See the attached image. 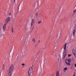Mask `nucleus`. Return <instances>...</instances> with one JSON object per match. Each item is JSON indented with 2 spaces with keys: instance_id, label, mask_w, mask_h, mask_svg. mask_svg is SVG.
<instances>
[{
  "instance_id": "obj_26",
  "label": "nucleus",
  "mask_w": 76,
  "mask_h": 76,
  "mask_svg": "<svg viewBox=\"0 0 76 76\" xmlns=\"http://www.w3.org/2000/svg\"><path fill=\"white\" fill-rule=\"evenodd\" d=\"M22 66H24V65H25V64H22Z\"/></svg>"
},
{
  "instance_id": "obj_31",
  "label": "nucleus",
  "mask_w": 76,
  "mask_h": 76,
  "mask_svg": "<svg viewBox=\"0 0 76 76\" xmlns=\"http://www.w3.org/2000/svg\"><path fill=\"white\" fill-rule=\"evenodd\" d=\"M42 67H43V66H42Z\"/></svg>"
},
{
  "instance_id": "obj_29",
  "label": "nucleus",
  "mask_w": 76,
  "mask_h": 76,
  "mask_svg": "<svg viewBox=\"0 0 76 76\" xmlns=\"http://www.w3.org/2000/svg\"><path fill=\"white\" fill-rule=\"evenodd\" d=\"M75 75H74L73 76H75Z\"/></svg>"
},
{
  "instance_id": "obj_2",
  "label": "nucleus",
  "mask_w": 76,
  "mask_h": 76,
  "mask_svg": "<svg viewBox=\"0 0 76 76\" xmlns=\"http://www.w3.org/2000/svg\"><path fill=\"white\" fill-rule=\"evenodd\" d=\"M13 69H14V66H13V64H12L8 70V72L12 73V71H13Z\"/></svg>"
},
{
  "instance_id": "obj_4",
  "label": "nucleus",
  "mask_w": 76,
  "mask_h": 76,
  "mask_svg": "<svg viewBox=\"0 0 76 76\" xmlns=\"http://www.w3.org/2000/svg\"><path fill=\"white\" fill-rule=\"evenodd\" d=\"M71 59H66L65 60V63L67 66H70V61Z\"/></svg>"
},
{
  "instance_id": "obj_21",
  "label": "nucleus",
  "mask_w": 76,
  "mask_h": 76,
  "mask_svg": "<svg viewBox=\"0 0 76 76\" xmlns=\"http://www.w3.org/2000/svg\"><path fill=\"white\" fill-rule=\"evenodd\" d=\"M12 33H13V29L12 27Z\"/></svg>"
},
{
  "instance_id": "obj_8",
  "label": "nucleus",
  "mask_w": 76,
  "mask_h": 76,
  "mask_svg": "<svg viewBox=\"0 0 76 76\" xmlns=\"http://www.w3.org/2000/svg\"><path fill=\"white\" fill-rule=\"evenodd\" d=\"M66 51H64L63 52V58L64 59L65 57H66V56L67 55V54L66 53Z\"/></svg>"
},
{
  "instance_id": "obj_27",
  "label": "nucleus",
  "mask_w": 76,
  "mask_h": 76,
  "mask_svg": "<svg viewBox=\"0 0 76 76\" xmlns=\"http://www.w3.org/2000/svg\"><path fill=\"white\" fill-rule=\"evenodd\" d=\"M38 42H40V40H39Z\"/></svg>"
},
{
  "instance_id": "obj_13",
  "label": "nucleus",
  "mask_w": 76,
  "mask_h": 76,
  "mask_svg": "<svg viewBox=\"0 0 76 76\" xmlns=\"http://www.w3.org/2000/svg\"><path fill=\"white\" fill-rule=\"evenodd\" d=\"M8 76H12V72H8Z\"/></svg>"
},
{
  "instance_id": "obj_11",
  "label": "nucleus",
  "mask_w": 76,
  "mask_h": 76,
  "mask_svg": "<svg viewBox=\"0 0 76 76\" xmlns=\"http://www.w3.org/2000/svg\"><path fill=\"white\" fill-rule=\"evenodd\" d=\"M56 76H59V71H57L56 72Z\"/></svg>"
},
{
  "instance_id": "obj_28",
  "label": "nucleus",
  "mask_w": 76,
  "mask_h": 76,
  "mask_svg": "<svg viewBox=\"0 0 76 76\" xmlns=\"http://www.w3.org/2000/svg\"><path fill=\"white\" fill-rule=\"evenodd\" d=\"M54 48H56V47H54Z\"/></svg>"
},
{
  "instance_id": "obj_9",
  "label": "nucleus",
  "mask_w": 76,
  "mask_h": 76,
  "mask_svg": "<svg viewBox=\"0 0 76 76\" xmlns=\"http://www.w3.org/2000/svg\"><path fill=\"white\" fill-rule=\"evenodd\" d=\"M7 24H6V23H4V24L3 27V29L4 31L6 30V25Z\"/></svg>"
},
{
  "instance_id": "obj_23",
  "label": "nucleus",
  "mask_w": 76,
  "mask_h": 76,
  "mask_svg": "<svg viewBox=\"0 0 76 76\" xmlns=\"http://www.w3.org/2000/svg\"><path fill=\"white\" fill-rule=\"evenodd\" d=\"M72 56V55H68V57H70Z\"/></svg>"
},
{
  "instance_id": "obj_14",
  "label": "nucleus",
  "mask_w": 76,
  "mask_h": 76,
  "mask_svg": "<svg viewBox=\"0 0 76 76\" xmlns=\"http://www.w3.org/2000/svg\"><path fill=\"white\" fill-rule=\"evenodd\" d=\"M75 9L73 12V13L74 14L76 13V7H75Z\"/></svg>"
},
{
  "instance_id": "obj_22",
  "label": "nucleus",
  "mask_w": 76,
  "mask_h": 76,
  "mask_svg": "<svg viewBox=\"0 0 76 76\" xmlns=\"http://www.w3.org/2000/svg\"><path fill=\"white\" fill-rule=\"evenodd\" d=\"M72 18H74V14H72Z\"/></svg>"
},
{
  "instance_id": "obj_12",
  "label": "nucleus",
  "mask_w": 76,
  "mask_h": 76,
  "mask_svg": "<svg viewBox=\"0 0 76 76\" xmlns=\"http://www.w3.org/2000/svg\"><path fill=\"white\" fill-rule=\"evenodd\" d=\"M13 53H14V51L13 50H12L10 52L11 55H13Z\"/></svg>"
},
{
  "instance_id": "obj_10",
  "label": "nucleus",
  "mask_w": 76,
  "mask_h": 76,
  "mask_svg": "<svg viewBox=\"0 0 76 76\" xmlns=\"http://www.w3.org/2000/svg\"><path fill=\"white\" fill-rule=\"evenodd\" d=\"M76 32V30H75V29H74V30L73 31V36H75Z\"/></svg>"
},
{
  "instance_id": "obj_20",
  "label": "nucleus",
  "mask_w": 76,
  "mask_h": 76,
  "mask_svg": "<svg viewBox=\"0 0 76 76\" xmlns=\"http://www.w3.org/2000/svg\"><path fill=\"white\" fill-rule=\"evenodd\" d=\"M41 22H42V21H38V23L39 24V23H41Z\"/></svg>"
},
{
  "instance_id": "obj_1",
  "label": "nucleus",
  "mask_w": 76,
  "mask_h": 76,
  "mask_svg": "<svg viewBox=\"0 0 76 76\" xmlns=\"http://www.w3.org/2000/svg\"><path fill=\"white\" fill-rule=\"evenodd\" d=\"M33 72V69L32 67H31L29 68L28 70V76H31V75L32 73Z\"/></svg>"
},
{
  "instance_id": "obj_15",
  "label": "nucleus",
  "mask_w": 76,
  "mask_h": 76,
  "mask_svg": "<svg viewBox=\"0 0 76 76\" xmlns=\"http://www.w3.org/2000/svg\"><path fill=\"white\" fill-rule=\"evenodd\" d=\"M32 41L34 43H35V38H33L32 39Z\"/></svg>"
},
{
  "instance_id": "obj_19",
  "label": "nucleus",
  "mask_w": 76,
  "mask_h": 76,
  "mask_svg": "<svg viewBox=\"0 0 76 76\" xmlns=\"http://www.w3.org/2000/svg\"><path fill=\"white\" fill-rule=\"evenodd\" d=\"M67 70V68L65 67V68H64V70Z\"/></svg>"
},
{
  "instance_id": "obj_5",
  "label": "nucleus",
  "mask_w": 76,
  "mask_h": 76,
  "mask_svg": "<svg viewBox=\"0 0 76 76\" xmlns=\"http://www.w3.org/2000/svg\"><path fill=\"white\" fill-rule=\"evenodd\" d=\"M10 21V17H8L5 20L4 23L6 24H7Z\"/></svg>"
},
{
  "instance_id": "obj_6",
  "label": "nucleus",
  "mask_w": 76,
  "mask_h": 76,
  "mask_svg": "<svg viewBox=\"0 0 76 76\" xmlns=\"http://www.w3.org/2000/svg\"><path fill=\"white\" fill-rule=\"evenodd\" d=\"M67 46V44L65 43L63 47V48L64 50V52L66 51V46Z\"/></svg>"
},
{
  "instance_id": "obj_25",
  "label": "nucleus",
  "mask_w": 76,
  "mask_h": 76,
  "mask_svg": "<svg viewBox=\"0 0 76 76\" xmlns=\"http://www.w3.org/2000/svg\"><path fill=\"white\" fill-rule=\"evenodd\" d=\"M74 66L76 67V64H75L74 65Z\"/></svg>"
},
{
  "instance_id": "obj_24",
  "label": "nucleus",
  "mask_w": 76,
  "mask_h": 76,
  "mask_svg": "<svg viewBox=\"0 0 76 76\" xmlns=\"http://www.w3.org/2000/svg\"><path fill=\"white\" fill-rule=\"evenodd\" d=\"M11 13H10L9 14V16H11Z\"/></svg>"
},
{
  "instance_id": "obj_7",
  "label": "nucleus",
  "mask_w": 76,
  "mask_h": 76,
  "mask_svg": "<svg viewBox=\"0 0 76 76\" xmlns=\"http://www.w3.org/2000/svg\"><path fill=\"white\" fill-rule=\"evenodd\" d=\"M72 53H73L74 56L75 58H76V51L74 50H73Z\"/></svg>"
},
{
  "instance_id": "obj_17",
  "label": "nucleus",
  "mask_w": 76,
  "mask_h": 76,
  "mask_svg": "<svg viewBox=\"0 0 76 76\" xmlns=\"http://www.w3.org/2000/svg\"><path fill=\"white\" fill-rule=\"evenodd\" d=\"M38 12H37L36 14V18H38Z\"/></svg>"
},
{
  "instance_id": "obj_18",
  "label": "nucleus",
  "mask_w": 76,
  "mask_h": 76,
  "mask_svg": "<svg viewBox=\"0 0 76 76\" xmlns=\"http://www.w3.org/2000/svg\"><path fill=\"white\" fill-rule=\"evenodd\" d=\"M2 69L3 70H4V65H3V67H2Z\"/></svg>"
},
{
  "instance_id": "obj_3",
  "label": "nucleus",
  "mask_w": 76,
  "mask_h": 76,
  "mask_svg": "<svg viewBox=\"0 0 76 76\" xmlns=\"http://www.w3.org/2000/svg\"><path fill=\"white\" fill-rule=\"evenodd\" d=\"M31 30H33L34 28V19H33L31 23Z\"/></svg>"
},
{
  "instance_id": "obj_16",
  "label": "nucleus",
  "mask_w": 76,
  "mask_h": 76,
  "mask_svg": "<svg viewBox=\"0 0 76 76\" xmlns=\"http://www.w3.org/2000/svg\"><path fill=\"white\" fill-rule=\"evenodd\" d=\"M75 24L74 26V28L75 29H76V21H75Z\"/></svg>"
},
{
  "instance_id": "obj_30",
  "label": "nucleus",
  "mask_w": 76,
  "mask_h": 76,
  "mask_svg": "<svg viewBox=\"0 0 76 76\" xmlns=\"http://www.w3.org/2000/svg\"><path fill=\"white\" fill-rule=\"evenodd\" d=\"M14 1H16V0H14Z\"/></svg>"
}]
</instances>
